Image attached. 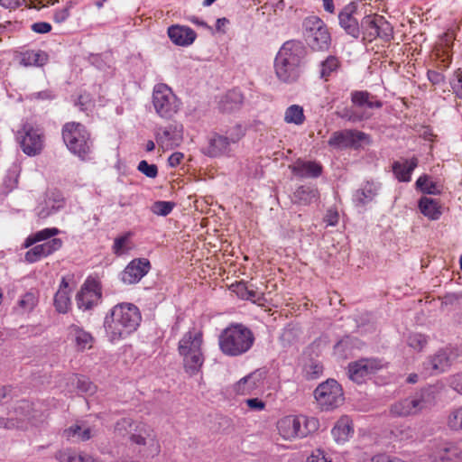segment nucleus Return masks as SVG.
Listing matches in <instances>:
<instances>
[{"mask_svg": "<svg viewBox=\"0 0 462 462\" xmlns=\"http://www.w3.org/2000/svg\"><path fill=\"white\" fill-rule=\"evenodd\" d=\"M152 106L160 117L171 119L180 109L181 102L169 86L158 83L152 91Z\"/></svg>", "mask_w": 462, "mask_h": 462, "instance_id": "nucleus-8", "label": "nucleus"}, {"mask_svg": "<svg viewBox=\"0 0 462 462\" xmlns=\"http://www.w3.org/2000/svg\"><path fill=\"white\" fill-rule=\"evenodd\" d=\"M417 166L418 159L416 157L402 159L393 163V172L399 181L409 182L411 173Z\"/></svg>", "mask_w": 462, "mask_h": 462, "instance_id": "nucleus-26", "label": "nucleus"}, {"mask_svg": "<svg viewBox=\"0 0 462 462\" xmlns=\"http://www.w3.org/2000/svg\"><path fill=\"white\" fill-rule=\"evenodd\" d=\"M428 344V337L422 334H414L411 337L410 346H423Z\"/></svg>", "mask_w": 462, "mask_h": 462, "instance_id": "nucleus-60", "label": "nucleus"}, {"mask_svg": "<svg viewBox=\"0 0 462 462\" xmlns=\"http://www.w3.org/2000/svg\"><path fill=\"white\" fill-rule=\"evenodd\" d=\"M71 289L66 278H62L59 290L54 296V306L60 313H67L70 307Z\"/></svg>", "mask_w": 462, "mask_h": 462, "instance_id": "nucleus-30", "label": "nucleus"}, {"mask_svg": "<svg viewBox=\"0 0 462 462\" xmlns=\"http://www.w3.org/2000/svg\"><path fill=\"white\" fill-rule=\"evenodd\" d=\"M449 85L453 94L462 99V69L459 68L454 71L449 79Z\"/></svg>", "mask_w": 462, "mask_h": 462, "instance_id": "nucleus-48", "label": "nucleus"}, {"mask_svg": "<svg viewBox=\"0 0 462 462\" xmlns=\"http://www.w3.org/2000/svg\"><path fill=\"white\" fill-rule=\"evenodd\" d=\"M56 458L60 462H92L90 457L81 454L78 455L71 450L59 451L56 454Z\"/></svg>", "mask_w": 462, "mask_h": 462, "instance_id": "nucleus-46", "label": "nucleus"}, {"mask_svg": "<svg viewBox=\"0 0 462 462\" xmlns=\"http://www.w3.org/2000/svg\"><path fill=\"white\" fill-rule=\"evenodd\" d=\"M431 449L436 459L452 462L462 460V450L456 444L435 440L431 444Z\"/></svg>", "mask_w": 462, "mask_h": 462, "instance_id": "nucleus-21", "label": "nucleus"}, {"mask_svg": "<svg viewBox=\"0 0 462 462\" xmlns=\"http://www.w3.org/2000/svg\"><path fill=\"white\" fill-rule=\"evenodd\" d=\"M351 101L353 106L344 116L352 123L370 119L374 116V110L383 106V102L367 91L352 92Z\"/></svg>", "mask_w": 462, "mask_h": 462, "instance_id": "nucleus-6", "label": "nucleus"}, {"mask_svg": "<svg viewBox=\"0 0 462 462\" xmlns=\"http://www.w3.org/2000/svg\"><path fill=\"white\" fill-rule=\"evenodd\" d=\"M284 121L288 124L302 125L305 121L303 108L299 105L290 106L285 111Z\"/></svg>", "mask_w": 462, "mask_h": 462, "instance_id": "nucleus-42", "label": "nucleus"}, {"mask_svg": "<svg viewBox=\"0 0 462 462\" xmlns=\"http://www.w3.org/2000/svg\"><path fill=\"white\" fill-rule=\"evenodd\" d=\"M203 331L201 328L193 327L186 332L179 342L178 346H201Z\"/></svg>", "mask_w": 462, "mask_h": 462, "instance_id": "nucleus-39", "label": "nucleus"}, {"mask_svg": "<svg viewBox=\"0 0 462 462\" xmlns=\"http://www.w3.org/2000/svg\"><path fill=\"white\" fill-rule=\"evenodd\" d=\"M66 342L69 344H76L78 346H92L95 343L93 336L86 331L84 328L77 326L70 325L67 328Z\"/></svg>", "mask_w": 462, "mask_h": 462, "instance_id": "nucleus-28", "label": "nucleus"}, {"mask_svg": "<svg viewBox=\"0 0 462 462\" xmlns=\"http://www.w3.org/2000/svg\"><path fill=\"white\" fill-rule=\"evenodd\" d=\"M184 159V154L180 152H173L168 159V163L171 167L175 168L179 166L182 160Z\"/></svg>", "mask_w": 462, "mask_h": 462, "instance_id": "nucleus-63", "label": "nucleus"}, {"mask_svg": "<svg viewBox=\"0 0 462 462\" xmlns=\"http://www.w3.org/2000/svg\"><path fill=\"white\" fill-rule=\"evenodd\" d=\"M138 171L148 178H155L158 175V168L155 164H150L146 161H141L137 167Z\"/></svg>", "mask_w": 462, "mask_h": 462, "instance_id": "nucleus-54", "label": "nucleus"}, {"mask_svg": "<svg viewBox=\"0 0 462 462\" xmlns=\"http://www.w3.org/2000/svg\"><path fill=\"white\" fill-rule=\"evenodd\" d=\"M244 100V97L240 90L233 89L228 91L221 100L222 109L225 111H232L237 108Z\"/></svg>", "mask_w": 462, "mask_h": 462, "instance_id": "nucleus-40", "label": "nucleus"}, {"mask_svg": "<svg viewBox=\"0 0 462 462\" xmlns=\"http://www.w3.org/2000/svg\"><path fill=\"white\" fill-rule=\"evenodd\" d=\"M48 61V54L43 51H26L21 54L20 63L23 66H43Z\"/></svg>", "mask_w": 462, "mask_h": 462, "instance_id": "nucleus-37", "label": "nucleus"}, {"mask_svg": "<svg viewBox=\"0 0 462 462\" xmlns=\"http://www.w3.org/2000/svg\"><path fill=\"white\" fill-rule=\"evenodd\" d=\"M142 315L137 306L129 302L115 305L105 318L104 327L111 343H117L137 330Z\"/></svg>", "mask_w": 462, "mask_h": 462, "instance_id": "nucleus-1", "label": "nucleus"}, {"mask_svg": "<svg viewBox=\"0 0 462 462\" xmlns=\"http://www.w3.org/2000/svg\"><path fill=\"white\" fill-rule=\"evenodd\" d=\"M132 237L133 233L130 231L116 237L112 245L113 253L117 256L128 254L134 247Z\"/></svg>", "mask_w": 462, "mask_h": 462, "instance_id": "nucleus-36", "label": "nucleus"}, {"mask_svg": "<svg viewBox=\"0 0 462 462\" xmlns=\"http://www.w3.org/2000/svg\"><path fill=\"white\" fill-rule=\"evenodd\" d=\"M377 186L374 183L367 182L360 189L354 194V201L356 205L364 206L372 201L377 194Z\"/></svg>", "mask_w": 462, "mask_h": 462, "instance_id": "nucleus-38", "label": "nucleus"}, {"mask_svg": "<svg viewBox=\"0 0 462 462\" xmlns=\"http://www.w3.org/2000/svg\"><path fill=\"white\" fill-rule=\"evenodd\" d=\"M371 462H405L404 460L396 457H390L384 454H379L372 457Z\"/></svg>", "mask_w": 462, "mask_h": 462, "instance_id": "nucleus-62", "label": "nucleus"}, {"mask_svg": "<svg viewBox=\"0 0 462 462\" xmlns=\"http://www.w3.org/2000/svg\"><path fill=\"white\" fill-rule=\"evenodd\" d=\"M319 190L312 186H300L293 193L292 201L300 205H310L319 199Z\"/></svg>", "mask_w": 462, "mask_h": 462, "instance_id": "nucleus-34", "label": "nucleus"}, {"mask_svg": "<svg viewBox=\"0 0 462 462\" xmlns=\"http://www.w3.org/2000/svg\"><path fill=\"white\" fill-rule=\"evenodd\" d=\"M180 353L183 356L186 371L190 374L197 373L204 361L200 348H180Z\"/></svg>", "mask_w": 462, "mask_h": 462, "instance_id": "nucleus-27", "label": "nucleus"}, {"mask_svg": "<svg viewBox=\"0 0 462 462\" xmlns=\"http://www.w3.org/2000/svg\"><path fill=\"white\" fill-rule=\"evenodd\" d=\"M204 152L209 157L230 156V142L227 141V137L215 134L209 138L208 145Z\"/></svg>", "mask_w": 462, "mask_h": 462, "instance_id": "nucleus-23", "label": "nucleus"}, {"mask_svg": "<svg viewBox=\"0 0 462 462\" xmlns=\"http://www.w3.org/2000/svg\"><path fill=\"white\" fill-rule=\"evenodd\" d=\"M39 303L38 291L32 289L21 295L14 306V311L19 315L31 313Z\"/></svg>", "mask_w": 462, "mask_h": 462, "instance_id": "nucleus-29", "label": "nucleus"}, {"mask_svg": "<svg viewBox=\"0 0 462 462\" xmlns=\"http://www.w3.org/2000/svg\"><path fill=\"white\" fill-rule=\"evenodd\" d=\"M72 383L76 385L79 393L92 395L96 393L97 387L87 377L74 375L71 377Z\"/></svg>", "mask_w": 462, "mask_h": 462, "instance_id": "nucleus-45", "label": "nucleus"}, {"mask_svg": "<svg viewBox=\"0 0 462 462\" xmlns=\"http://www.w3.org/2000/svg\"><path fill=\"white\" fill-rule=\"evenodd\" d=\"M174 204L170 201H156L152 204L151 209L152 213L159 216H167L173 209Z\"/></svg>", "mask_w": 462, "mask_h": 462, "instance_id": "nucleus-51", "label": "nucleus"}, {"mask_svg": "<svg viewBox=\"0 0 462 462\" xmlns=\"http://www.w3.org/2000/svg\"><path fill=\"white\" fill-rule=\"evenodd\" d=\"M31 28L36 33H47L51 31V25L46 22L34 23Z\"/></svg>", "mask_w": 462, "mask_h": 462, "instance_id": "nucleus-59", "label": "nucleus"}, {"mask_svg": "<svg viewBox=\"0 0 462 462\" xmlns=\"http://www.w3.org/2000/svg\"><path fill=\"white\" fill-rule=\"evenodd\" d=\"M447 425L452 430H462V407L454 409L448 413Z\"/></svg>", "mask_w": 462, "mask_h": 462, "instance_id": "nucleus-47", "label": "nucleus"}, {"mask_svg": "<svg viewBox=\"0 0 462 462\" xmlns=\"http://www.w3.org/2000/svg\"><path fill=\"white\" fill-rule=\"evenodd\" d=\"M247 406L254 411H263L265 408V403L258 398L247 399L245 401Z\"/></svg>", "mask_w": 462, "mask_h": 462, "instance_id": "nucleus-61", "label": "nucleus"}, {"mask_svg": "<svg viewBox=\"0 0 462 462\" xmlns=\"http://www.w3.org/2000/svg\"><path fill=\"white\" fill-rule=\"evenodd\" d=\"M384 366L385 364L377 358L360 359L348 365V377L356 383H362Z\"/></svg>", "mask_w": 462, "mask_h": 462, "instance_id": "nucleus-14", "label": "nucleus"}, {"mask_svg": "<svg viewBox=\"0 0 462 462\" xmlns=\"http://www.w3.org/2000/svg\"><path fill=\"white\" fill-rule=\"evenodd\" d=\"M303 53V47L298 42H286L281 47L274 60V72L280 81L291 84L300 79Z\"/></svg>", "mask_w": 462, "mask_h": 462, "instance_id": "nucleus-2", "label": "nucleus"}, {"mask_svg": "<svg viewBox=\"0 0 462 462\" xmlns=\"http://www.w3.org/2000/svg\"><path fill=\"white\" fill-rule=\"evenodd\" d=\"M369 143V135L358 130H343L332 134L328 144L336 148L358 149Z\"/></svg>", "mask_w": 462, "mask_h": 462, "instance_id": "nucleus-15", "label": "nucleus"}, {"mask_svg": "<svg viewBox=\"0 0 462 462\" xmlns=\"http://www.w3.org/2000/svg\"><path fill=\"white\" fill-rule=\"evenodd\" d=\"M60 233L57 227H48L31 234L23 243L25 248L31 247L25 253L24 260L33 263L60 249L63 242L55 237Z\"/></svg>", "mask_w": 462, "mask_h": 462, "instance_id": "nucleus-3", "label": "nucleus"}, {"mask_svg": "<svg viewBox=\"0 0 462 462\" xmlns=\"http://www.w3.org/2000/svg\"><path fill=\"white\" fill-rule=\"evenodd\" d=\"M64 206V199L60 192L51 191L46 194L43 203L37 208V214L41 218H46L57 212Z\"/></svg>", "mask_w": 462, "mask_h": 462, "instance_id": "nucleus-22", "label": "nucleus"}, {"mask_svg": "<svg viewBox=\"0 0 462 462\" xmlns=\"http://www.w3.org/2000/svg\"><path fill=\"white\" fill-rule=\"evenodd\" d=\"M155 139L163 151L178 147L183 141V125L174 123L160 127L155 133Z\"/></svg>", "mask_w": 462, "mask_h": 462, "instance_id": "nucleus-16", "label": "nucleus"}, {"mask_svg": "<svg viewBox=\"0 0 462 462\" xmlns=\"http://www.w3.org/2000/svg\"><path fill=\"white\" fill-rule=\"evenodd\" d=\"M292 173L300 178H317L322 172V166L315 161L298 159L290 166Z\"/></svg>", "mask_w": 462, "mask_h": 462, "instance_id": "nucleus-24", "label": "nucleus"}, {"mask_svg": "<svg viewBox=\"0 0 462 462\" xmlns=\"http://www.w3.org/2000/svg\"><path fill=\"white\" fill-rule=\"evenodd\" d=\"M168 36L176 45L189 46L194 42L197 34L188 26L171 25L168 28Z\"/></svg>", "mask_w": 462, "mask_h": 462, "instance_id": "nucleus-25", "label": "nucleus"}, {"mask_svg": "<svg viewBox=\"0 0 462 462\" xmlns=\"http://www.w3.org/2000/svg\"><path fill=\"white\" fill-rule=\"evenodd\" d=\"M314 396L319 405L324 410H331L338 407L343 402V391L337 381L327 380L320 383L314 392Z\"/></svg>", "mask_w": 462, "mask_h": 462, "instance_id": "nucleus-11", "label": "nucleus"}, {"mask_svg": "<svg viewBox=\"0 0 462 462\" xmlns=\"http://www.w3.org/2000/svg\"><path fill=\"white\" fill-rule=\"evenodd\" d=\"M427 77L432 85H439L445 81L444 74L437 70L429 69Z\"/></svg>", "mask_w": 462, "mask_h": 462, "instance_id": "nucleus-58", "label": "nucleus"}, {"mask_svg": "<svg viewBox=\"0 0 462 462\" xmlns=\"http://www.w3.org/2000/svg\"><path fill=\"white\" fill-rule=\"evenodd\" d=\"M449 385L454 391L462 395V372L450 377Z\"/></svg>", "mask_w": 462, "mask_h": 462, "instance_id": "nucleus-57", "label": "nucleus"}, {"mask_svg": "<svg viewBox=\"0 0 462 462\" xmlns=\"http://www.w3.org/2000/svg\"><path fill=\"white\" fill-rule=\"evenodd\" d=\"M305 372L310 379H317L323 374V365L318 361H310L305 367Z\"/></svg>", "mask_w": 462, "mask_h": 462, "instance_id": "nucleus-52", "label": "nucleus"}, {"mask_svg": "<svg viewBox=\"0 0 462 462\" xmlns=\"http://www.w3.org/2000/svg\"><path fill=\"white\" fill-rule=\"evenodd\" d=\"M340 67L339 60L335 56H328L320 63V77L328 80Z\"/></svg>", "mask_w": 462, "mask_h": 462, "instance_id": "nucleus-41", "label": "nucleus"}, {"mask_svg": "<svg viewBox=\"0 0 462 462\" xmlns=\"http://www.w3.org/2000/svg\"><path fill=\"white\" fill-rule=\"evenodd\" d=\"M419 208L420 212L431 220H437L441 216V206L438 199L422 197L419 200Z\"/></svg>", "mask_w": 462, "mask_h": 462, "instance_id": "nucleus-33", "label": "nucleus"}, {"mask_svg": "<svg viewBox=\"0 0 462 462\" xmlns=\"http://www.w3.org/2000/svg\"><path fill=\"white\" fill-rule=\"evenodd\" d=\"M235 291L244 300H249L252 301L259 300L258 293L255 291L249 289L245 283H238L236 286Z\"/></svg>", "mask_w": 462, "mask_h": 462, "instance_id": "nucleus-50", "label": "nucleus"}, {"mask_svg": "<svg viewBox=\"0 0 462 462\" xmlns=\"http://www.w3.org/2000/svg\"><path fill=\"white\" fill-rule=\"evenodd\" d=\"M357 6L358 3L352 1L344 6L338 14L340 26L347 34L353 36L354 38H358L360 34L359 23L356 17L357 14Z\"/></svg>", "mask_w": 462, "mask_h": 462, "instance_id": "nucleus-20", "label": "nucleus"}, {"mask_svg": "<svg viewBox=\"0 0 462 462\" xmlns=\"http://www.w3.org/2000/svg\"><path fill=\"white\" fill-rule=\"evenodd\" d=\"M393 434L401 441H409L415 438V430L411 426L402 425L393 431Z\"/></svg>", "mask_w": 462, "mask_h": 462, "instance_id": "nucleus-49", "label": "nucleus"}, {"mask_svg": "<svg viewBox=\"0 0 462 462\" xmlns=\"http://www.w3.org/2000/svg\"><path fill=\"white\" fill-rule=\"evenodd\" d=\"M338 213L333 209H328L325 215V221L329 226H336L338 222Z\"/></svg>", "mask_w": 462, "mask_h": 462, "instance_id": "nucleus-64", "label": "nucleus"}, {"mask_svg": "<svg viewBox=\"0 0 462 462\" xmlns=\"http://www.w3.org/2000/svg\"><path fill=\"white\" fill-rule=\"evenodd\" d=\"M331 433L337 442L344 443L347 441L353 434L352 420L346 416L340 418L332 429Z\"/></svg>", "mask_w": 462, "mask_h": 462, "instance_id": "nucleus-32", "label": "nucleus"}, {"mask_svg": "<svg viewBox=\"0 0 462 462\" xmlns=\"http://www.w3.org/2000/svg\"><path fill=\"white\" fill-rule=\"evenodd\" d=\"M67 438H77L79 440H88L91 438L90 428H83L82 425L75 424L64 431Z\"/></svg>", "mask_w": 462, "mask_h": 462, "instance_id": "nucleus-44", "label": "nucleus"}, {"mask_svg": "<svg viewBox=\"0 0 462 462\" xmlns=\"http://www.w3.org/2000/svg\"><path fill=\"white\" fill-rule=\"evenodd\" d=\"M416 188L421 192L430 195H439L443 190V185L429 175H422L416 180Z\"/></svg>", "mask_w": 462, "mask_h": 462, "instance_id": "nucleus-35", "label": "nucleus"}, {"mask_svg": "<svg viewBox=\"0 0 462 462\" xmlns=\"http://www.w3.org/2000/svg\"><path fill=\"white\" fill-rule=\"evenodd\" d=\"M69 10H70V5H67L61 9L56 10L53 14L54 22L57 23H61L65 22L70 14Z\"/></svg>", "mask_w": 462, "mask_h": 462, "instance_id": "nucleus-56", "label": "nucleus"}, {"mask_svg": "<svg viewBox=\"0 0 462 462\" xmlns=\"http://www.w3.org/2000/svg\"><path fill=\"white\" fill-rule=\"evenodd\" d=\"M265 372L255 370L233 385V392L239 395L257 394L264 386Z\"/></svg>", "mask_w": 462, "mask_h": 462, "instance_id": "nucleus-17", "label": "nucleus"}, {"mask_svg": "<svg viewBox=\"0 0 462 462\" xmlns=\"http://www.w3.org/2000/svg\"><path fill=\"white\" fill-rule=\"evenodd\" d=\"M304 37L308 45L315 51L328 50L330 34L324 22L318 16H309L303 22Z\"/></svg>", "mask_w": 462, "mask_h": 462, "instance_id": "nucleus-9", "label": "nucleus"}, {"mask_svg": "<svg viewBox=\"0 0 462 462\" xmlns=\"http://www.w3.org/2000/svg\"><path fill=\"white\" fill-rule=\"evenodd\" d=\"M100 299L101 287L95 279H88L76 297L78 307L83 310H91L97 306Z\"/></svg>", "mask_w": 462, "mask_h": 462, "instance_id": "nucleus-18", "label": "nucleus"}, {"mask_svg": "<svg viewBox=\"0 0 462 462\" xmlns=\"http://www.w3.org/2000/svg\"><path fill=\"white\" fill-rule=\"evenodd\" d=\"M318 427L319 422L315 418L303 415L284 416L277 422L278 433L285 440L304 438Z\"/></svg>", "mask_w": 462, "mask_h": 462, "instance_id": "nucleus-4", "label": "nucleus"}, {"mask_svg": "<svg viewBox=\"0 0 462 462\" xmlns=\"http://www.w3.org/2000/svg\"><path fill=\"white\" fill-rule=\"evenodd\" d=\"M245 135L244 128L236 125L235 126L228 129L226 133L225 137H227V141L230 142V144L236 143L239 140Z\"/></svg>", "mask_w": 462, "mask_h": 462, "instance_id": "nucleus-53", "label": "nucleus"}, {"mask_svg": "<svg viewBox=\"0 0 462 462\" xmlns=\"http://www.w3.org/2000/svg\"><path fill=\"white\" fill-rule=\"evenodd\" d=\"M434 402L433 392L425 389L391 405L390 413L394 417L415 416Z\"/></svg>", "mask_w": 462, "mask_h": 462, "instance_id": "nucleus-7", "label": "nucleus"}, {"mask_svg": "<svg viewBox=\"0 0 462 462\" xmlns=\"http://www.w3.org/2000/svg\"><path fill=\"white\" fill-rule=\"evenodd\" d=\"M455 350L456 348H441L431 360L432 369L444 372L449 367L457 356Z\"/></svg>", "mask_w": 462, "mask_h": 462, "instance_id": "nucleus-31", "label": "nucleus"}, {"mask_svg": "<svg viewBox=\"0 0 462 462\" xmlns=\"http://www.w3.org/2000/svg\"><path fill=\"white\" fill-rule=\"evenodd\" d=\"M151 270V263L146 258L132 260L120 274L121 281L125 284H135Z\"/></svg>", "mask_w": 462, "mask_h": 462, "instance_id": "nucleus-19", "label": "nucleus"}, {"mask_svg": "<svg viewBox=\"0 0 462 462\" xmlns=\"http://www.w3.org/2000/svg\"><path fill=\"white\" fill-rule=\"evenodd\" d=\"M16 140L23 152L29 156H35L44 148L45 136L43 130L38 126L25 124L17 131Z\"/></svg>", "mask_w": 462, "mask_h": 462, "instance_id": "nucleus-10", "label": "nucleus"}, {"mask_svg": "<svg viewBox=\"0 0 462 462\" xmlns=\"http://www.w3.org/2000/svg\"><path fill=\"white\" fill-rule=\"evenodd\" d=\"M364 38L372 42L377 37L389 41L392 35L390 23L382 15H366L362 21Z\"/></svg>", "mask_w": 462, "mask_h": 462, "instance_id": "nucleus-13", "label": "nucleus"}, {"mask_svg": "<svg viewBox=\"0 0 462 462\" xmlns=\"http://www.w3.org/2000/svg\"><path fill=\"white\" fill-rule=\"evenodd\" d=\"M254 337L253 332L242 324L231 325L220 335V346H252Z\"/></svg>", "mask_w": 462, "mask_h": 462, "instance_id": "nucleus-12", "label": "nucleus"}, {"mask_svg": "<svg viewBox=\"0 0 462 462\" xmlns=\"http://www.w3.org/2000/svg\"><path fill=\"white\" fill-rule=\"evenodd\" d=\"M62 138L68 149L81 159H86L91 152L92 142L83 125L75 122L65 124Z\"/></svg>", "mask_w": 462, "mask_h": 462, "instance_id": "nucleus-5", "label": "nucleus"}, {"mask_svg": "<svg viewBox=\"0 0 462 462\" xmlns=\"http://www.w3.org/2000/svg\"><path fill=\"white\" fill-rule=\"evenodd\" d=\"M449 44L446 42V46L444 48H438L435 51V55L437 58V67L441 69H447L452 60Z\"/></svg>", "mask_w": 462, "mask_h": 462, "instance_id": "nucleus-43", "label": "nucleus"}, {"mask_svg": "<svg viewBox=\"0 0 462 462\" xmlns=\"http://www.w3.org/2000/svg\"><path fill=\"white\" fill-rule=\"evenodd\" d=\"M307 462H332V458L324 450L316 449L308 457Z\"/></svg>", "mask_w": 462, "mask_h": 462, "instance_id": "nucleus-55", "label": "nucleus"}]
</instances>
